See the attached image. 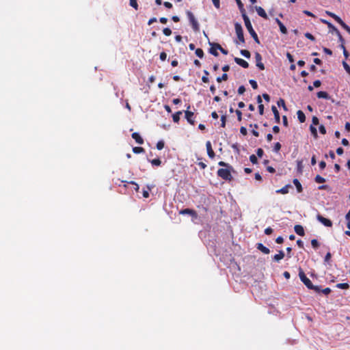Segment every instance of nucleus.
I'll return each instance as SVG.
<instances>
[{"label": "nucleus", "mask_w": 350, "mask_h": 350, "mask_svg": "<svg viewBox=\"0 0 350 350\" xmlns=\"http://www.w3.org/2000/svg\"><path fill=\"white\" fill-rule=\"evenodd\" d=\"M130 5L135 8L136 10L138 9V4L137 0H130Z\"/></svg>", "instance_id": "a19ab883"}, {"label": "nucleus", "mask_w": 350, "mask_h": 350, "mask_svg": "<svg viewBox=\"0 0 350 350\" xmlns=\"http://www.w3.org/2000/svg\"><path fill=\"white\" fill-rule=\"evenodd\" d=\"M163 33H164L165 36H169L172 34V30L168 27H165L163 29Z\"/></svg>", "instance_id": "79ce46f5"}, {"label": "nucleus", "mask_w": 350, "mask_h": 350, "mask_svg": "<svg viewBox=\"0 0 350 350\" xmlns=\"http://www.w3.org/2000/svg\"><path fill=\"white\" fill-rule=\"evenodd\" d=\"M165 143L163 141L161 140L157 143V148L159 150H162L164 148Z\"/></svg>", "instance_id": "58836bf2"}, {"label": "nucleus", "mask_w": 350, "mask_h": 350, "mask_svg": "<svg viewBox=\"0 0 350 350\" xmlns=\"http://www.w3.org/2000/svg\"><path fill=\"white\" fill-rule=\"evenodd\" d=\"M217 51V50H216V49L213 46H211V49H209V53L217 57L219 55V53Z\"/></svg>", "instance_id": "e433bc0d"}, {"label": "nucleus", "mask_w": 350, "mask_h": 350, "mask_svg": "<svg viewBox=\"0 0 350 350\" xmlns=\"http://www.w3.org/2000/svg\"><path fill=\"white\" fill-rule=\"evenodd\" d=\"M271 110L274 114V118H275V122L279 123L280 122V113H279V111H278L277 107L273 105L271 107Z\"/></svg>", "instance_id": "aec40b11"}, {"label": "nucleus", "mask_w": 350, "mask_h": 350, "mask_svg": "<svg viewBox=\"0 0 350 350\" xmlns=\"http://www.w3.org/2000/svg\"><path fill=\"white\" fill-rule=\"evenodd\" d=\"M317 219L319 221H320L322 224H323L326 227H332V222L330 219L324 217L321 215H317Z\"/></svg>", "instance_id": "9d476101"}, {"label": "nucleus", "mask_w": 350, "mask_h": 350, "mask_svg": "<svg viewBox=\"0 0 350 350\" xmlns=\"http://www.w3.org/2000/svg\"><path fill=\"white\" fill-rule=\"evenodd\" d=\"M305 37L312 41H314L315 40V38L310 33L308 32L305 33Z\"/></svg>", "instance_id": "864d4df0"}, {"label": "nucleus", "mask_w": 350, "mask_h": 350, "mask_svg": "<svg viewBox=\"0 0 350 350\" xmlns=\"http://www.w3.org/2000/svg\"><path fill=\"white\" fill-rule=\"evenodd\" d=\"M310 130L313 137L314 138H317L318 137V134H317V131L316 127H314L313 125H310Z\"/></svg>", "instance_id": "c85d7f7f"}, {"label": "nucleus", "mask_w": 350, "mask_h": 350, "mask_svg": "<svg viewBox=\"0 0 350 350\" xmlns=\"http://www.w3.org/2000/svg\"><path fill=\"white\" fill-rule=\"evenodd\" d=\"M131 136L138 144L141 145L144 144V139L138 133H133Z\"/></svg>", "instance_id": "dca6fc26"}, {"label": "nucleus", "mask_w": 350, "mask_h": 350, "mask_svg": "<svg viewBox=\"0 0 350 350\" xmlns=\"http://www.w3.org/2000/svg\"><path fill=\"white\" fill-rule=\"evenodd\" d=\"M322 22L325 24H327L329 29H330L331 32L332 33H336V31L334 29H338L334 25H333L331 23L327 21L326 20H322Z\"/></svg>", "instance_id": "a878e982"}, {"label": "nucleus", "mask_w": 350, "mask_h": 350, "mask_svg": "<svg viewBox=\"0 0 350 350\" xmlns=\"http://www.w3.org/2000/svg\"><path fill=\"white\" fill-rule=\"evenodd\" d=\"M234 29L235 32L237 36V38L239 40V42L244 44H245V38H244V34H243V30L242 28V26L239 23H236L234 25Z\"/></svg>", "instance_id": "423d86ee"}, {"label": "nucleus", "mask_w": 350, "mask_h": 350, "mask_svg": "<svg viewBox=\"0 0 350 350\" xmlns=\"http://www.w3.org/2000/svg\"><path fill=\"white\" fill-rule=\"evenodd\" d=\"M241 54L246 58L250 57V52L245 49H242L240 51Z\"/></svg>", "instance_id": "72a5a7b5"}, {"label": "nucleus", "mask_w": 350, "mask_h": 350, "mask_svg": "<svg viewBox=\"0 0 350 350\" xmlns=\"http://www.w3.org/2000/svg\"><path fill=\"white\" fill-rule=\"evenodd\" d=\"M243 18L245 25L248 32L250 33L251 36L254 38V41L256 43L259 44L260 41H259L258 35L256 33V31H254V29H253L249 17L247 16V14H243Z\"/></svg>", "instance_id": "7ed1b4c3"}, {"label": "nucleus", "mask_w": 350, "mask_h": 350, "mask_svg": "<svg viewBox=\"0 0 350 350\" xmlns=\"http://www.w3.org/2000/svg\"><path fill=\"white\" fill-rule=\"evenodd\" d=\"M255 60H256V66L260 70H265V66L264 64L262 62V56L261 55L256 52L255 53Z\"/></svg>", "instance_id": "1a4fd4ad"}, {"label": "nucleus", "mask_w": 350, "mask_h": 350, "mask_svg": "<svg viewBox=\"0 0 350 350\" xmlns=\"http://www.w3.org/2000/svg\"><path fill=\"white\" fill-rule=\"evenodd\" d=\"M289 187H291V186L290 185H286L284 187H283L282 188H281L280 189H278L276 191V193H282V194H286V193H288Z\"/></svg>", "instance_id": "4be33fe9"}, {"label": "nucleus", "mask_w": 350, "mask_h": 350, "mask_svg": "<svg viewBox=\"0 0 350 350\" xmlns=\"http://www.w3.org/2000/svg\"><path fill=\"white\" fill-rule=\"evenodd\" d=\"M297 118L301 123L306 121V116L301 110H298L297 112Z\"/></svg>", "instance_id": "412c9836"}, {"label": "nucleus", "mask_w": 350, "mask_h": 350, "mask_svg": "<svg viewBox=\"0 0 350 350\" xmlns=\"http://www.w3.org/2000/svg\"><path fill=\"white\" fill-rule=\"evenodd\" d=\"M335 31H336V36H338V41L340 42V47L342 49L343 51V55L344 56L347 58L349 55L348 51L346 50V48L345 46V39L343 38V37L342 36L340 32L338 31V29H334Z\"/></svg>", "instance_id": "0eeeda50"}, {"label": "nucleus", "mask_w": 350, "mask_h": 350, "mask_svg": "<svg viewBox=\"0 0 350 350\" xmlns=\"http://www.w3.org/2000/svg\"><path fill=\"white\" fill-rule=\"evenodd\" d=\"M336 287L341 289H347L349 285L347 283H338L336 284Z\"/></svg>", "instance_id": "7c9ffc66"}, {"label": "nucleus", "mask_w": 350, "mask_h": 350, "mask_svg": "<svg viewBox=\"0 0 350 350\" xmlns=\"http://www.w3.org/2000/svg\"><path fill=\"white\" fill-rule=\"evenodd\" d=\"M187 16L188 17V19L189 21L190 24L192 26V29L194 31H200V25L197 20L196 19L193 14L191 11H187L186 12Z\"/></svg>", "instance_id": "39448f33"}, {"label": "nucleus", "mask_w": 350, "mask_h": 350, "mask_svg": "<svg viewBox=\"0 0 350 350\" xmlns=\"http://www.w3.org/2000/svg\"><path fill=\"white\" fill-rule=\"evenodd\" d=\"M240 132L242 135H246L247 134V131L245 127L241 126L240 129Z\"/></svg>", "instance_id": "0e129e2a"}, {"label": "nucleus", "mask_w": 350, "mask_h": 350, "mask_svg": "<svg viewBox=\"0 0 350 350\" xmlns=\"http://www.w3.org/2000/svg\"><path fill=\"white\" fill-rule=\"evenodd\" d=\"M159 57H160V59H161V61H165V60L166 59V58H167V54H166V53H165V52H161V53H160V56H159Z\"/></svg>", "instance_id": "bf43d9fd"}, {"label": "nucleus", "mask_w": 350, "mask_h": 350, "mask_svg": "<svg viewBox=\"0 0 350 350\" xmlns=\"http://www.w3.org/2000/svg\"><path fill=\"white\" fill-rule=\"evenodd\" d=\"M245 91V88L243 85L239 86L238 88V94H243Z\"/></svg>", "instance_id": "6e6d98bb"}, {"label": "nucleus", "mask_w": 350, "mask_h": 350, "mask_svg": "<svg viewBox=\"0 0 350 350\" xmlns=\"http://www.w3.org/2000/svg\"><path fill=\"white\" fill-rule=\"evenodd\" d=\"M250 161L253 163V164H256L258 163V159H257V157L256 155L254 154H252L250 155Z\"/></svg>", "instance_id": "37998d69"}, {"label": "nucleus", "mask_w": 350, "mask_h": 350, "mask_svg": "<svg viewBox=\"0 0 350 350\" xmlns=\"http://www.w3.org/2000/svg\"><path fill=\"white\" fill-rule=\"evenodd\" d=\"M190 108V105H188L187 107V110L185 111V118L187 119V122L191 124V125H194L195 120L193 119L194 114L192 111H189V109Z\"/></svg>", "instance_id": "6e6552de"}, {"label": "nucleus", "mask_w": 350, "mask_h": 350, "mask_svg": "<svg viewBox=\"0 0 350 350\" xmlns=\"http://www.w3.org/2000/svg\"><path fill=\"white\" fill-rule=\"evenodd\" d=\"M221 126L224 128L226 126V116L225 115H222L221 116Z\"/></svg>", "instance_id": "49530a36"}, {"label": "nucleus", "mask_w": 350, "mask_h": 350, "mask_svg": "<svg viewBox=\"0 0 350 350\" xmlns=\"http://www.w3.org/2000/svg\"><path fill=\"white\" fill-rule=\"evenodd\" d=\"M317 96L319 98L328 99V100H331V101L332 103L334 102V100L332 98H331V96L326 92L320 91V92H317Z\"/></svg>", "instance_id": "ddd939ff"}, {"label": "nucleus", "mask_w": 350, "mask_h": 350, "mask_svg": "<svg viewBox=\"0 0 350 350\" xmlns=\"http://www.w3.org/2000/svg\"><path fill=\"white\" fill-rule=\"evenodd\" d=\"M235 113H236V114L237 116V120L239 121H241V120H242V112L240 110L237 109L235 111Z\"/></svg>", "instance_id": "8fccbe9b"}, {"label": "nucleus", "mask_w": 350, "mask_h": 350, "mask_svg": "<svg viewBox=\"0 0 350 350\" xmlns=\"http://www.w3.org/2000/svg\"><path fill=\"white\" fill-rule=\"evenodd\" d=\"M234 62L244 68H247L249 67V64L243 59L235 57Z\"/></svg>", "instance_id": "2eb2a0df"}, {"label": "nucleus", "mask_w": 350, "mask_h": 350, "mask_svg": "<svg viewBox=\"0 0 350 350\" xmlns=\"http://www.w3.org/2000/svg\"><path fill=\"white\" fill-rule=\"evenodd\" d=\"M280 149H281V144H280V142H276L274 144V146H273V151L275 152H278Z\"/></svg>", "instance_id": "ea45409f"}, {"label": "nucleus", "mask_w": 350, "mask_h": 350, "mask_svg": "<svg viewBox=\"0 0 350 350\" xmlns=\"http://www.w3.org/2000/svg\"><path fill=\"white\" fill-rule=\"evenodd\" d=\"M180 215H189L193 218L196 219L198 217V214L196 211L190 208H185L182 209L179 211Z\"/></svg>", "instance_id": "9b49d317"}, {"label": "nucleus", "mask_w": 350, "mask_h": 350, "mask_svg": "<svg viewBox=\"0 0 350 350\" xmlns=\"http://www.w3.org/2000/svg\"><path fill=\"white\" fill-rule=\"evenodd\" d=\"M314 180L317 183H323L325 182V178H324L323 177L321 176L320 175H317L315 178H314Z\"/></svg>", "instance_id": "c756f323"}, {"label": "nucleus", "mask_w": 350, "mask_h": 350, "mask_svg": "<svg viewBox=\"0 0 350 350\" xmlns=\"http://www.w3.org/2000/svg\"><path fill=\"white\" fill-rule=\"evenodd\" d=\"M209 44L211 46H213L216 49V50H220L222 48L221 46L218 43L209 42Z\"/></svg>", "instance_id": "603ef678"}, {"label": "nucleus", "mask_w": 350, "mask_h": 350, "mask_svg": "<svg viewBox=\"0 0 350 350\" xmlns=\"http://www.w3.org/2000/svg\"><path fill=\"white\" fill-rule=\"evenodd\" d=\"M235 1H236L237 3V5H238V7L239 8L240 12H241V14L242 15L243 14H246L245 10L244 9V5H243V3L241 2V0H235Z\"/></svg>", "instance_id": "393cba45"}, {"label": "nucleus", "mask_w": 350, "mask_h": 350, "mask_svg": "<svg viewBox=\"0 0 350 350\" xmlns=\"http://www.w3.org/2000/svg\"><path fill=\"white\" fill-rule=\"evenodd\" d=\"M319 118L316 116H313L312 117V125H317L319 124Z\"/></svg>", "instance_id": "13d9d810"}, {"label": "nucleus", "mask_w": 350, "mask_h": 350, "mask_svg": "<svg viewBox=\"0 0 350 350\" xmlns=\"http://www.w3.org/2000/svg\"><path fill=\"white\" fill-rule=\"evenodd\" d=\"M263 153H264V151L262 148H258L257 150H256V154L258 155V157H262V155H263Z\"/></svg>", "instance_id": "052dcab7"}, {"label": "nucleus", "mask_w": 350, "mask_h": 350, "mask_svg": "<svg viewBox=\"0 0 350 350\" xmlns=\"http://www.w3.org/2000/svg\"><path fill=\"white\" fill-rule=\"evenodd\" d=\"M311 245L312 247L315 250H317L319 247V243L317 239H312L311 241Z\"/></svg>", "instance_id": "c9c22d12"}, {"label": "nucleus", "mask_w": 350, "mask_h": 350, "mask_svg": "<svg viewBox=\"0 0 350 350\" xmlns=\"http://www.w3.org/2000/svg\"><path fill=\"white\" fill-rule=\"evenodd\" d=\"M285 254L282 250L279 251L278 254H275L273 257V260L276 262H279L284 258Z\"/></svg>", "instance_id": "6ab92c4d"}, {"label": "nucleus", "mask_w": 350, "mask_h": 350, "mask_svg": "<svg viewBox=\"0 0 350 350\" xmlns=\"http://www.w3.org/2000/svg\"><path fill=\"white\" fill-rule=\"evenodd\" d=\"M259 113L263 115L264 113V105L262 104L258 105Z\"/></svg>", "instance_id": "680f3d73"}, {"label": "nucleus", "mask_w": 350, "mask_h": 350, "mask_svg": "<svg viewBox=\"0 0 350 350\" xmlns=\"http://www.w3.org/2000/svg\"><path fill=\"white\" fill-rule=\"evenodd\" d=\"M273 232V229L271 227H268L265 230V233L267 235L271 234Z\"/></svg>", "instance_id": "e2e57ef3"}, {"label": "nucleus", "mask_w": 350, "mask_h": 350, "mask_svg": "<svg viewBox=\"0 0 350 350\" xmlns=\"http://www.w3.org/2000/svg\"><path fill=\"white\" fill-rule=\"evenodd\" d=\"M249 82H250V85H251V86L252 87L253 89L256 90V89L258 88V84H257V82L255 80L250 79L249 81Z\"/></svg>", "instance_id": "c03bdc74"}, {"label": "nucleus", "mask_w": 350, "mask_h": 350, "mask_svg": "<svg viewBox=\"0 0 350 350\" xmlns=\"http://www.w3.org/2000/svg\"><path fill=\"white\" fill-rule=\"evenodd\" d=\"M212 2L216 8L219 9L220 8L219 0H212Z\"/></svg>", "instance_id": "4d7b16f0"}, {"label": "nucleus", "mask_w": 350, "mask_h": 350, "mask_svg": "<svg viewBox=\"0 0 350 350\" xmlns=\"http://www.w3.org/2000/svg\"><path fill=\"white\" fill-rule=\"evenodd\" d=\"M279 27H280V31L282 33L286 34L287 33V29L283 23L281 25L280 24Z\"/></svg>", "instance_id": "09e8293b"}, {"label": "nucleus", "mask_w": 350, "mask_h": 350, "mask_svg": "<svg viewBox=\"0 0 350 350\" xmlns=\"http://www.w3.org/2000/svg\"><path fill=\"white\" fill-rule=\"evenodd\" d=\"M256 247L258 250H260L265 254H269L270 253V250L268 247H265L262 243H257Z\"/></svg>", "instance_id": "4468645a"}, {"label": "nucleus", "mask_w": 350, "mask_h": 350, "mask_svg": "<svg viewBox=\"0 0 350 350\" xmlns=\"http://www.w3.org/2000/svg\"><path fill=\"white\" fill-rule=\"evenodd\" d=\"M321 81H320V80H316V81H314L313 82V85H314V87H315V88H319V87H320V86H321Z\"/></svg>", "instance_id": "69168bd1"}, {"label": "nucleus", "mask_w": 350, "mask_h": 350, "mask_svg": "<svg viewBox=\"0 0 350 350\" xmlns=\"http://www.w3.org/2000/svg\"><path fill=\"white\" fill-rule=\"evenodd\" d=\"M133 152L135 153V154H139V153H143L145 152V150L144 148L142 147H134L133 148Z\"/></svg>", "instance_id": "bb28decb"}, {"label": "nucleus", "mask_w": 350, "mask_h": 350, "mask_svg": "<svg viewBox=\"0 0 350 350\" xmlns=\"http://www.w3.org/2000/svg\"><path fill=\"white\" fill-rule=\"evenodd\" d=\"M320 292H322L325 295H328L331 293V289L329 288H325L323 290L320 288Z\"/></svg>", "instance_id": "5fc2aeb1"}, {"label": "nucleus", "mask_w": 350, "mask_h": 350, "mask_svg": "<svg viewBox=\"0 0 350 350\" xmlns=\"http://www.w3.org/2000/svg\"><path fill=\"white\" fill-rule=\"evenodd\" d=\"M325 13L330 17L333 18L338 23L341 25L344 29H345L350 34V27L338 16L329 11H326Z\"/></svg>", "instance_id": "20e7f679"}, {"label": "nucleus", "mask_w": 350, "mask_h": 350, "mask_svg": "<svg viewBox=\"0 0 350 350\" xmlns=\"http://www.w3.org/2000/svg\"><path fill=\"white\" fill-rule=\"evenodd\" d=\"M209 44L211 46H213L216 49V50H220L222 48L221 46L218 43L209 42Z\"/></svg>", "instance_id": "3c124183"}, {"label": "nucleus", "mask_w": 350, "mask_h": 350, "mask_svg": "<svg viewBox=\"0 0 350 350\" xmlns=\"http://www.w3.org/2000/svg\"><path fill=\"white\" fill-rule=\"evenodd\" d=\"M148 161L151 163V164L152 165L159 166L161 164V161L160 160V159H154L148 160Z\"/></svg>", "instance_id": "cd10ccee"}, {"label": "nucleus", "mask_w": 350, "mask_h": 350, "mask_svg": "<svg viewBox=\"0 0 350 350\" xmlns=\"http://www.w3.org/2000/svg\"><path fill=\"white\" fill-rule=\"evenodd\" d=\"M218 165H219V166L224 167L225 168H226V167L231 168V165H230L229 163H226V162H224V161H219V162L218 163Z\"/></svg>", "instance_id": "de8ad7c7"}, {"label": "nucleus", "mask_w": 350, "mask_h": 350, "mask_svg": "<svg viewBox=\"0 0 350 350\" xmlns=\"http://www.w3.org/2000/svg\"><path fill=\"white\" fill-rule=\"evenodd\" d=\"M342 65H343V67L345 68V70H346V72L350 75V66L346 62H342Z\"/></svg>", "instance_id": "a18cd8bd"}, {"label": "nucleus", "mask_w": 350, "mask_h": 350, "mask_svg": "<svg viewBox=\"0 0 350 350\" xmlns=\"http://www.w3.org/2000/svg\"><path fill=\"white\" fill-rule=\"evenodd\" d=\"M293 184L295 185L297 192L301 193L303 191L302 186L298 179L295 178L293 181Z\"/></svg>", "instance_id": "5701e85b"}, {"label": "nucleus", "mask_w": 350, "mask_h": 350, "mask_svg": "<svg viewBox=\"0 0 350 350\" xmlns=\"http://www.w3.org/2000/svg\"><path fill=\"white\" fill-rule=\"evenodd\" d=\"M256 10L258 13V14L262 17L263 18H265V19H267L268 18V16H267V13L265 12V10L260 7V6H256Z\"/></svg>", "instance_id": "f3484780"}, {"label": "nucleus", "mask_w": 350, "mask_h": 350, "mask_svg": "<svg viewBox=\"0 0 350 350\" xmlns=\"http://www.w3.org/2000/svg\"><path fill=\"white\" fill-rule=\"evenodd\" d=\"M294 230L296 232V234H297L299 236L303 237L305 234L304 229L303 226L301 225H295L294 227Z\"/></svg>", "instance_id": "a211bd4d"}, {"label": "nucleus", "mask_w": 350, "mask_h": 350, "mask_svg": "<svg viewBox=\"0 0 350 350\" xmlns=\"http://www.w3.org/2000/svg\"><path fill=\"white\" fill-rule=\"evenodd\" d=\"M206 150H207L208 156L211 159H213L215 157V152L213 151V150L212 148L211 143L210 141L206 142Z\"/></svg>", "instance_id": "f8f14e48"}, {"label": "nucleus", "mask_w": 350, "mask_h": 350, "mask_svg": "<svg viewBox=\"0 0 350 350\" xmlns=\"http://www.w3.org/2000/svg\"><path fill=\"white\" fill-rule=\"evenodd\" d=\"M234 168L231 165V168H220L217 170V174L219 177L225 180L226 181H231L233 179V177L231 174L232 172H234Z\"/></svg>", "instance_id": "f03ea898"}, {"label": "nucleus", "mask_w": 350, "mask_h": 350, "mask_svg": "<svg viewBox=\"0 0 350 350\" xmlns=\"http://www.w3.org/2000/svg\"><path fill=\"white\" fill-rule=\"evenodd\" d=\"M122 182L133 185L135 186L134 187L135 191H137V192L139 191V185L135 182H134V181L127 182V181H124V180H122Z\"/></svg>", "instance_id": "4c0bfd02"}, {"label": "nucleus", "mask_w": 350, "mask_h": 350, "mask_svg": "<svg viewBox=\"0 0 350 350\" xmlns=\"http://www.w3.org/2000/svg\"><path fill=\"white\" fill-rule=\"evenodd\" d=\"M228 79V75L226 73L223 74L221 77L217 78V81L221 83L222 81H226Z\"/></svg>", "instance_id": "2f4dec72"}, {"label": "nucleus", "mask_w": 350, "mask_h": 350, "mask_svg": "<svg viewBox=\"0 0 350 350\" xmlns=\"http://www.w3.org/2000/svg\"><path fill=\"white\" fill-rule=\"evenodd\" d=\"M277 104L279 107H282L284 110L287 109L286 104H285V101L284 99L280 98L279 100L278 101Z\"/></svg>", "instance_id": "473e14b6"}, {"label": "nucleus", "mask_w": 350, "mask_h": 350, "mask_svg": "<svg viewBox=\"0 0 350 350\" xmlns=\"http://www.w3.org/2000/svg\"><path fill=\"white\" fill-rule=\"evenodd\" d=\"M331 257H332V254L330 252H327V254L325 255V262H329V260L331 259Z\"/></svg>", "instance_id": "774afa93"}, {"label": "nucleus", "mask_w": 350, "mask_h": 350, "mask_svg": "<svg viewBox=\"0 0 350 350\" xmlns=\"http://www.w3.org/2000/svg\"><path fill=\"white\" fill-rule=\"evenodd\" d=\"M196 55L200 57V58H202L204 57V51L202 49H197L196 50Z\"/></svg>", "instance_id": "f704fd0d"}, {"label": "nucleus", "mask_w": 350, "mask_h": 350, "mask_svg": "<svg viewBox=\"0 0 350 350\" xmlns=\"http://www.w3.org/2000/svg\"><path fill=\"white\" fill-rule=\"evenodd\" d=\"M183 113L181 111H178L172 115L173 121L178 123L180 120V116Z\"/></svg>", "instance_id": "b1692460"}, {"label": "nucleus", "mask_w": 350, "mask_h": 350, "mask_svg": "<svg viewBox=\"0 0 350 350\" xmlns=\"http://www.w3.org/2000/svg\"><path fill=\"white\" fill-rule=\"evenodd\" d=\"M299 277L301 281L306 285L308 288L314 290L317 293H320V286L313 285L310 280L307 278L301 269H299Z\"/></svg>", "instance_id": "f257e3e1"}, {"label": "nucleus", "mask_w": 350, "mask_h": 350, "mask_svg": "<svg viewBox=\"0 0 350 350\" xmlns=\"http://www.w3.org/2000/svg\"><path fill=\"white\" fill-rule=\"evenodd\" d=\"M319 131L321 134H325L326 133V129L325 127L323 125H321L319 126Z\"/></svg>", "instance_id": "338daca9"}]
</instances>
